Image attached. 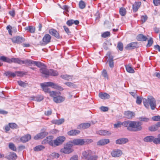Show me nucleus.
<instances>
[{
    "label": "nucleus",
    "instance_id": "nucleus-48",
    "mask_svg": "<svg viewBox=\"0 0 160 160\" xmlns=\"http://www.w3.org/2000/svg\"><path fill=\"white\" fill-rule=\"evenodd\" d=\"M8 125L11 128L15 129L18 128V125L15 123H9Z\"/></svg>",
    "mask_w": 160,
    "mask_h": 160
},
{
    "label": "nucleus",
    "instance_id": "nucleus-56",
    "mask_svg": "<svg viewBox=\"0 0 160 160\" xmlns=\"http://www.w3.org/2000/svg\"><path fill=\"white\" fill-rule=\"evenodd\" d=\"M152 119L154 121H160V116H156L152 117Z\"/></svg>",
    "mask_w": 160,
    "mask_h": 160
},
{
    "label": "nucleus",
    "instance_id": "nucleus-18",
    "mask_svg": "<svg viewBox=\"0 0 160 160\" xmlns=\"http://www.w3.org/2000/svg\"><path fill=\"white\" fill-rule=\"evenodd\" d=\"M137 47L138 45L137 42H132L127 45L125 48L127 50H130L136 48Z\"/></svg>",
    "mask_w": 160,
    "mask_h": 160
},
{
    "label": "nucleus",
    "instance_id": "nucleus-60",
    "mask_svg": "<svg viewBox=\"0 0 160 160\" xmlns=\"http://www.w3.org/2000/svg\"><path fill=\"white\" fill-rule=\"evenodd\" d=\"M153 2L155 6L160 5V0H153Z\"/></svg>",
    "mask_w": 160,
    "mask_h": 160
},
{
    "label": "nucleus",
    "instance_id": "nucleus-57",
    "mask_svg": "<svg viewBox=\"0 0 160 160\" xmlns=\"http://www.w3.org/2000/svg\"><path fill=\"white\" fill-rule=\"evenodd\" d=\"M153 42V41L152 38H150L148 41V43L147 45V47H150L152 44Z\"/></svg>",
    "mask_w": 160,
    "mask_h": 160
},
{
    "label": "nucleus",
    "instance_id": "nucleus-53",
    "mask_svg": "<svg viewBox=\"0 0 160 160\" xmlns=\"http://www.w3.org/2000/svg\"><path fill=\"white\" fill-rule=\"evenodd\" d=\"M148 17L146 15L142 16L141 17V21L142 23H144L147 19Z\"/></svg>",
    "mask_w": 160,
    "mask_h": 160
},
{
    "label": "nucleus",
    "instance_id": "nucleus-36",
    "mask_svg": "<svg viewBox=\"0 0 160 160\" xmlns=\"http://www.w3.org/2000/svg\"><path fill=\"white\" fill-rule=\"evenodd\" d=\"M45 148V147L43 145H40L36 146L34 148V150L35 151H39L43 150Z\"/></svg>",
    "mask_w": 160,
    "mask_h": 160
},
{
    "label": "nucleus",
    "instance_id": "nucleus-52",
    "mask_svg": "<svg viewBox=\"0 0 160 160\" xmlns=\"http://www.w3.org/2000/svg\"><path fill=\"white\" fill-rule=\"evenodd\" d=\"M142 98L137 96V99H136V103L138 104H140L142 102Z\"/></svg>",
    "mask_w": 160,
    "mask_h": 160
},
{
    "label": "nucleus",
    "instance_id": "nucleus-21",
    "mask_svg": "<svg viewBox=\"0 0 160 160\" xmlns=\"http://www.w3.org/2000/svg\"><path fill=\"white\" fill-rule=\"evenodd\" d=\"M122 154V151L119 150H115L112 151L111 152V154L113 157H119Z\"/></svg>",
    "mask_w": 160,
    "mask_h": 160
},
{
    "label": "nucleus",
    "instance_id": "nucleus-50",
    "mask_svg": "<svg viewBox=\"0 0 160 160\" xmlns=\"http://www.w3.org/2000/svg\"><path fill=\"white\" fill-rule=\"evenodd\" d=\"M117 48L120 51H122L123 49V44L121 42H119L118 44Z\"/></svg>",
    "mask_w": 160,
    "mask_h": 160
},
{
    "label": "nucleus",
    "instance_id": "nucleus-6",
    "mask_svg": "<svg viewBox=\"0 0 160 160\" xmlns=\"http://www.w3.org/2000/svg\"><path fill=\"white\" fill-rule=\"evenodd\" d=\"M73 146L70 141L64 145L63 148H62L60 151L65 154H69L73 151L72 147Z\"/></svg>",
    "mask_w": 160,
    "mask_h": 160
},
{
    "label": "nucleus",
    "instance_id": "nucleus-64",
    "mask_svg": "<svg viewBox=\"0 0 160 160\" xmlns=\"http://www.w3.org/2000/svg\"><path fill=\"white\" fill-rule=\"evenodd\" d=\"M70 160H78V157L77 155L73 156L71 158Z\"/></svg>",
    "mask_w": 160,
    "mask_h": 160
},
{
    "label": "nucleus",
    "instance_id": "nucleus-40",
    "mask_svg": "<svg viewBox=\"0 0 160 160\" xmlns=\"http://www.w3.org/2000/svg\"><path fill=\"white\" fill-rule=\"evenodd\" d=\"M33 64H35V65L40 68H42L43 66L45 65L43 63L39 62H37L33 61Z\"/></svg>",
    "mask_w": 160,
    "mask_h": 160
},
{
    "label": "nucleus",
    "instance_id": "nucleus-3",
    "mask_svg": "<svg viewBox=\"0 0 160 160\" xmlns=\"http://www.w3.org/2000/svg\"><path fill=\"white\" fill-rule=\"evenodd\" d=\"M145 107L147 108H149V105L151 109L154 110L156 106V101L155 99L152 96L148 97L147 99L143 98L142 100Z\"/></svg>",
    "mask_w": 160,
    "mask_h": 160
},
{
    "label": "nucleus",
    "instance_id": "nucleus-34",
    "mask_svg": "<svg viewBox=\"0 0 160 160\" xmlns=\"http://www.w3.org/2000/svg\"><path fill=\"white\" fill-rule=\"evenodd\" d=\"M25 30H27L31 33H33L35 31V28L32 26H29L25 28Z\"/></svg>",
    "mask_w": 160,
    "mask_h": 160
},
{
    "label": "nucleus",
    "instance_id": "nucleus-1",
    "mask_svg": "<svg viewBox=\"0 0 160 160\" xmlns=\"http://www.w3.org/2000/svg\"><path fill=\"white\" fill-rule=\"evenodd\" d=\"M142 123L139 121H133L128 120L127 129L131 131H140L142 129Z\"/></svg>",
    "mask_w": 160,
    "mask_h": 160
},
{
    "label": "nucleus",
    "instance_id": "nucleus-54",
    "mask_svg": "<svg viewBox=\"0 0 160 160\" xmlns=\"http://www.w3.org/2000/svg\"><path fill=\"white\" fill-rule=\"evenodd\" d=\"M52 111L51 109H49L47 111H45L44 114L46 116H49L51 114Z\"/></svg>",
    "mask_w": 160,
    "mask_h": 160
},
{
    "label": "nucleus",
    "instance_id": "nucleus-26",
    "mask_svg": "<svg viewBox=\"0 0 160 160\" xmlns=\"http://www.w3.org/2000/svg\"><path fill=\"white\" fill-rule=\"evenodd\" d=\"M80 131L77 130H72L68 132V134L69 136H74L79 134Z\"/></svg>",
    "mask_w": 160,
    "mask_h": 160
},
{
    "label": "nucleus",
    "instance_id": "nucleus-4",
    "mask_svg": "<svg viewBox=\"0 0 160 160\" xmlns=\"http://www.w3.org/2000/svg\"><path fill=\"white\" fill-rule=\"evenodd\" d=\"M82 158L86 160H96L97 157L93 155V153L91 150H87L82 152Z\"/></svg>",
    "mask_w": 160,
    "mask_h": 160
},
{
    "label": "nucleus",
    "instance_id": "nucleus-51",
    "mask_svg": "<svg viewBox=\"0 0 160 160\" xmlns=\"http://www.w3.org/2000/svg\"><path fill=\"white\" fill-rule=\"evenodd\" d=\"M18 84L21 86L25 87L27 86V84L21 81H19L18 82Z\"/></svg>",
    "mask_w": 160,
    "mask_h": 160
},
{
    "label": "nucleus",
    "instance_id": "nucleus-61",
    "mask_svg": "<svg viewBox=\"0 0 160 160\" xmlns=\"http://www.w3.org/2000/svg\"><path fill=\"white\" fill-rule=\"evenodd\" d=\"M52 157L54 158H58L59 156V155L58 153H53L51 154Z\"/></svg>",
    "mask_w": 160,
    "mask_h": 160
},
{
    "label": "nucleus",
    "instance_id": "nucleus-25",
    "mask_svg": "<svg viewBox=\"0 0 160 160\" xmlns=\"http://www.w3.org/2000/svg\"><path fill=\"white\" fill-rule=\"evenodd\" d=\"M90 124L88 123H84L80 124L78 127L79 129H85L89 127Z\"/></svg>",
    "mask_w": 160,
    "mask_h": 160
},
{
    "label": "nucleus",
    "instance_id": "nucleus-12",
    "mask_svg": "<svg viewBox=\"0 0 160 160\" xmlns=\"http://www.w3.org/2000/svg\"><path fill=\"white\" fill-rule=\"evenodd\" d=\"M40 71L42 74L43 77L47 78L49 76V70H48L46 66L44 65L40 69Z\"/></svg>",
    "mask_w": 160,
    "mask_h": 160
},
{
    "label": "nucleus",
    "instance_id": "nucleus-19",
    "mask_svg": "<svg viewBox=\"0 0 160 160\" xmlns=\"http://www.w3.org/2000/svg\"><path fill=\"white\" fill-rule=\"evenodd\" d=\"M49 32L51 35L54 36L57 38H60V36L58 32L54 29H50L49 30Z\"/></svg>",
    "mask_w": 160,
    "mask_h": 160
},
{
    "label": "nucleus",
    "instance_id": "nucleus-31",
    "mask_svg": "<svg viewBox=\"0 0 160 160\" xmlns=\"http://www.w3.org/2000/svg\"><path fill=\"white\" fill-rule=\"evenodd\" d=\"M138 40L141 41H145L147 39L146 37L142 34L138 35L137 37Z\"/></svg>",
    "mask_w": 160,
    "mask_h": 160
},
{
    "label": "nucleus",
    "instance_id": "nucleus-55",
    "mask_svg": "<svg viewBox=\"0 0 160 160\" xmlns=\"http://www.w3.org/2000/svg\"><path fill=\"white\" fill-rule=\"evenodd\" d=\"M139 120L142 121L148 122L149 121V119L144 117H142L139 118Z\"/></svg>",
    "mask_w": 160,
    "mask_h": 160
},
{
    "label": "nucleus",
    "instance_id": "nucleus-7",
    "mask_svg": "<svg viewBox=\"0 0 160 160\" xmlns=\"http://www.w3.org/2000/svg\"><path fill=\"white\" fill-rule=\"evenodd\" d=\"M25 74V73L22 72L17 71L15 73L10 71H8L5 73V74L8 77H15L16 75L18 76H21Z\"/></svg>",
    "mask_w": 160,
    "mask_h": 160
},
{
    "label": "nucleus",
    "instance_id": "nucleus-17",
    "mask_svg": "<svg viewBox=\"0 0 160 160\" xmlns=\"http://www.w3.org/2000/svg\"><path fill=\"white\" fill-rule=\"evenodd\" d=\"M124 114L126 118L129 119H132L134 117L135 115L134 112L129 111L125 112Z\"/></svg>",
    "mask_w": 160,
    "mask_h": 160
},
{
    "label": "nucleus",
    "instance_id": "nucleus-2",
    "mask_svg": "<svg viewBox=\"0 0 160 160\" xmlns=\"http://www.w3.org/2000/svg\"><path fill=\"white\" fill-rule=\"evenodd\" d=\"M40 86L43 91L45 93H48L50 91V89L48 88V87H50L52 88L58 89L61 91L63 90V88L60 86H59L57 84L54 83L52 82H45L40 84Z\"/></svg>",
    "mask_w": 160,
    "mask_h": 160
},
{
    "label": "nucleus",
    "instance_id": "nucleus-22",
    "mask_svg": "<svg viewBox=\"0 0 160 160\" xmlns=\"http://www.w3.org/2000/svg\"><path fill=\"white\" fill-rule=\"evenodd\" d=\"M31 135L28 134L21 137L20 140L22 142L24 143L30 140L31 139Z\"/></svg>",
    "mask_w": 160,
    "mask_h": 160
},
{
    "label": "nucleus",
    "instance_id": "nucleus-16",
    "mask_svg": "<svg viewBox=\"0 0 160 160\" xmlns=\"http://www.w3.org/2000/svg\"><path fill=\"white\" fill-rule=\"evenodd\" d=\"M59 94L54 98H53V101L56 103H60L65 100V98L59 95Z\"/></svg>",
    "mask_w": 160,
    "mask_h": 160
},
{
    "label": "nucleus",
    "instance_id": "nucleus-23",
    "mask_svg": "<svg viewBox=\"0 0 160 160\" xmlns=\"http://www.w3.org/2000/svg\"><path fill=\"white\" fill-rule=\"evenodd\" d=\"M109 142V140L108 139H102L99 140L97 142V144L98 145H104Z\"/></svg>",
    "mask_w": 160,
    "mask_h": 160
},
{
    "label": "nucleus",
    "instance_id": "nucleus-39",
    "mask_svg": "<svg viewBox=\"0 0 160 160\" xmlns=\"http://www.w3.org/2000/svg\"><path fill=\"white\" fill-rule=\"evenodd\" d=\"M58 72L53 69H50L49 72V76H57L58 75Z\"/></svg>",
    "mask_w": 160,
    "mask_h": 160
},
{
    "label": "nucleus",
    "instance_id": "nucleus-59",
    "mask_svg": "<svg viewBox=\"0 0 160 160\" xmlns=\"http://www.w3.org/2000/svg\"><path fill=\"white\" fill-rule=\"evenodd\" d=\"M65 84L67 85V86L70 87H73L75 86L74 84L71 82H66L65 83Z\"/></svg>",
    "mask_w": 160,
    "mask_h": 160
},
{
    "label": "nucleus",
    "instance_id": "nucleus-43",
    "mask_svg": "<svg viewBox=\"0 0 160 160\" xmlns=\"http://www.w3.org/2000/svg\"><path fill=\"white\" fill-rule=\"evenodd\" d=\"M9 147L12 150L15 151L17 150V148L14 144L12 142L9 143Z\"/></svg>",
    "mask_w": 160,
    "mask_h": 160
},
{
    "label": "nucleus",
    "instance_id": "nucleus-33",
    "mask_svg": "<svg viewBox=\"0 0 160 160\" xmlns=\"http://www.w3.org/2000/svg\"><path fill=\"white\" fill-rule=\"evenodd\" d=\"M64 121V120L63 118H62L59 120H53L52 121V122L53 124L59 125L63 123Z\"/></svg>",
    "mask_w": 160,
    "mask_h": 160
},
{
    "label": "nucleus",
    "instance_id": "nucleus-9",
    "mask_svg": "<svg viewBox=\"0 0 160 160\" xmlns=\"http://www.w3.org/2000/svg\"><path fill=\"white\" fill-rule=\"evenodd\" d=\"M72 145L82 146L84 145L85 142L83 139H77L70 141Z\"/></svg>",
    "mask_w": 160,
    "mask_h": 160
},
{
    "label": "nucleus",
    "instance_id": "nucleus-62",
    "mask_svg": "<svg viewBox=\"0 0 160 160\" xmlns=\"http://www.w3.org/2000/svg\"><path fill=\"white\" fill-rule=\"evenodd\" d=\"M63 28L67 33H68V34H69L71 33L70 32V31L68 28V27L66 26H63Z\"/></svg>",
    "mask_w": 160,
    "mask_h": 160
},
{
    "label": "nucleus",
    "instance_id": "nucleus-41",
    "mask_svg": "<svg viewBox=\"0 0 160 160\" xmlns=\"http://www.w3.org/2000/svg\"><path fill=\"white\" fill-rule=\"evenodd\" d=\"M50 96L53 97V98H54L55 97H56V96L60 93L59 92H56L53 91H50L49 92Z\"/></svg>",
    "mask_w": 160,
    "mask_h": 160
},
{
    "label": "nucleus",
    "instance_id": "nucleus-32",
    "mask_svg": "<svg viewBox=\"0 0 160 160\" xmlns=\"http://www.w3.org/2000/svg\"><path fill=\"white\" fill-rule=\"evenodd\" d=\"M154 136H148L145 137L143 139V141L146 142H153L154 140Z\"/></svg>",
    "mask_w": 160,
    "mask_h": 160
},
{
    "label": "nucleus",
    "instance_id": "nucleus-27",
    "mask_svg": "<svg viewBox=\"0 0 160 160\" xmlns=\"http://www.w3.org/2000/svg\"><path fill=\"white\" fill-rule=\"evenodd\" d=\"M97 133L100 135L103 136L109 135L111 134L110 132L105 130H99L97 132Z\"/></svg>",
    "mask_w": 160,
    "mask_h": 160
},
{
    "label": "nucleus",
    "instance_id": "nucleus-11",
    "mask_svg": "<svg viewBox=\"0 0 160 160\" xmlns=\"http://www.w3.org/2000/svg\"><path fill=\"white\" fill-rule=\"evenodd\" d=\"M11 40L13 43L17 44L21 43L24 42L25 40L24 38L19 36L14 37L12 38Z\"/></svg>",
    "mask_w": 160,
    "mask_h": 160
},
{
    "label": "nucleus",
    "instance_id": "nucleus-13",
    "mask_svg": "<svg viewBox=\"0 0 160 160\" xmlns=\"http://www.w3.org/2000/svg\"><path fill=\"white\" fill-rule=\"evenodd\" d=\"M5 158L8 160H15L17 158V156L15 152H10L7 155Z\"/></svg>",
    "mask_w": 160,
    "mask_h": 160
},
{
    "label": "nucleus",
    "instance_id": "nucleus-58",
    "mask_svg": "<svg viewBox=\"0 0 160 160\" xmlns=\"http://www.w3.org/2000/svg\"><path fill=\"white\" fill-rule=\"evenodd\" d=\"M100 109L103 112H106L108 110V108L107 107L102 106L100 108Z\"/></svg>",
    "mask_w": 160,
    "mask_h": 160
},
{
    "label": "nucleus",
    "instance_id": "nucleus-63",
    "mask_svg": "<svg viewBox=\"0 0 160 160\" xmlns=\"http://www.w3.org/2000/svg\"><path fill=\"white\" fill-rule=\"evenodd\" d=\"M67 24L69 26H71L73 24V20L71 19L68 20L67 22Z\"/></svg>",
    "mask_w": 160,
    "mask_h": 160
},
{
    "label": "nucleus",
    "instance_id": "nucleus-20",
    "mask_svg": "<svg viewBox=\"0 0 160 160\" xmlns=\"http://www.w3.org/2000/svg\"><path fill=\"white\" fill-rule=\"evenodd\" d=\"M51 38V36L49 34H46L43 37L42 41L45 44H47L50 42Z\"/></svg>",
    "mask_w": 160,
    "mask_h": 160
},
{
    "label": "nucleus",
    "instance_id": "nucleus-5",
    "mask_svg": "<svg viewBox=\"0 0 160 160\" xmlns=\"http://www.w3.org/2000/svg\"><path fill=\"white\" fill-rule=\"evenodd\" d=\"M0 60L9 63L14 62L19 64H22V60L17 58H9L4 56H2L0 57Z\"/></svg>",
    "mask_w": 160,
    "mask_h": 160
},
{
    "label": "nucleus",
    "instance_id": "nucleus-35",
    "mask_svg": "<svg viewBox=\"0 0 160 160\" xmlns=\"http://www.w3.org/2000/svg\"><path fill=\"white\" fill-rule=\"evenodd\" d=\"M33 61L28 59L24 61L22 60V64H25L26 65H29L31 64H33Z\"/></svg>",
    "mask_w": 160,
    "mask_h": 160
},
{
    "label": "nucleus",
    "instance_id": "nucleus-38",
    "mask_svg": "<svg viewBox=\"0 0 160 160\" xmlns=\"http://www.w3.org/2000/svg\"><path fill=\"white\" fill-rule=\"evenodd\" d=\"M125 67L127 71L130 73H134L135 72L134 69L130 66L128 65H126Z\"/></svg>",
    "mask_w": 160,
    "mask_h": 160
},
{
    "label": "nucleus",
    "instance_id": "nucleus-28",
    "mask_svg": "<svg viewBox=\"0 0 160 160\" xmlns=\"http://www.w3.org/2000/svg\"><path fill=\"white\" fill-rule=\"evenodd\" d=\"M141 5V2H136L133 5V12H137L140 8Z\"/></svg>",
    "mask_w": 160,
    "mask_h": 160
},
{
    "label": "nucleus",
    "instance_id": "nucleus-37",
    "mask_svg": "<svg viewBox=\"0 0 160 160\" xmlns=\"http://www.w3.org/2000/svg\"><path fill=\"white\" fill-rule=\"evenodd\" d=\"M32 100H33L34 99H35V100L37 101L40 102L42 100L43 98L42 96V95H38L37 97H31Z\"/></svg>",
    "mask_w": 160,
    "mask_h": 160
},
{
    "label": "nucleus",
    "instance_id": "nucleus-45",
    "mask_svg": "<svg viewBox=\"0 0 160 160\" xmlns=\"http://www.w3.org/2000/svg\"><path fill=\"white\" fill-rule=\"evenodd\" d=\"M158 126H157V124L154 126L149 127V129L151 131H154L157 130L158 129Z\"/></svg>",
    "mask_w": 160,
    "mask_h": 160
},
{
    "label": "nucleus",
    "instance_id": "nucleus-8",
    "mask_svg": "<svg viewBox=\"0 0 160 160\" xmlns=\"http://www.w3.org/2000/svg\"><path fill=\"white\" fill-rule=\"evenodd\" d=\"M65 138L64 136H59L53 141V146L56 147L59 145L64 142Z\"/></svg>",
    "mask_w": 160,
    "mask_h": 160
},
{
    "label": "nucleus",
    "instance_id": "nucleus-49",
    "mask_svg": "<svg viewBox=\"0 0 160 160\" xmlns=\"http://www.w3.org/2000/svg\"><path fill=\"white\" fill-rule=\"evenodd\" d=\"M110 33L109 32H103L101 35L102 37L104 38H106L110 36Z\"/></svg>",
    "mask_w": 160,
    "mask_h": 160
},
{
    "label": "nucleus",
    "instance_id": "nucleus-24",
    "mask_svg": "<svg viewBox=\"0 0 160 160\" xmlns=\"http://www.w3.org/2000/svg\"><path fill=\"white\" fill-rule=\"evenodd\" d=\"M127 122L128 121H124L122 122H118L117 123L114 124V127L115 128H118L121 127V125H122L125 127H127Z\"/></svg>",
    "mask_w": 160,
    "mask_h": 160
},
{
    "label": "nucleus",
    "instance_id": "nucleus-42",
    "mask_svg": "<svg viewBox=\"0 0 160 160\" xmlns=\"http://www.w3.org/2000/svg\"><path fill=\"white\" fill-rule=\"evenodd\" d=\"M119 13L122 16H124L125 15L126 13V11L125 8H121L119 10Z\"/></svg>",
    "mask_w": 160,
    "mask_h": 160
},
{
    "label": "nucleus",
    "instance_id": "nucleus-10",
    "mask_svg": "<svg viewBox=\"0 0 160 160\" xmlns=\"http://www.w3.org/2000/svg\"><path fill=\"white\" fill-rule=\"evenodd\" d=\"M42 131L41 132L38 134L34 137V139L35 140L42 139L48 135V132L43 131L42 130Z\"/></svg>",
    "mask_w": 160,
    "mask_h": 160
},
{
    "label": "nucleus",
    "instance_id": "nucleus-46",
    "mask_svg": "<svg viewBox=\"0 0 160 160\" xmlns=\"http://www.w3.org/2000/svg\"><path fill=\"white\" fill-rule=\"evenodd\" d=\"M79 6L80 8L83 9L85 8V4L83 1H81L79 2Z\"/></svg>",
    "mask_w": 160,
    "mask_h": 160
},
{
    "label": "nucleus",
    "instance_id": "nucleus-44",
    "mask_svg": "<svg viewBox=\"0 0 160 160\" xmlns=\"http://www.w3.org/2000/svg\"><path fill=\"white\" fill-rule=\"evenodd\" d=\"M102 76L105 79H108V77L107 72L105 69H103L102 73Z\"/></svg>",
    "mask_w": 160,
    "mask_h": 160
},
{
    "label": "nucleus",
    "instance_id": "nucleus-29",
    "mask_svg": "<svg viewBox=\"0 0 160 160\" xmlns=\"http://www.w3.org/2000/svg\"><path fill=\"white\" fill-rule=\"evenodd\" d=\"M128 141V140L126 138H122L117 140L116 143L117 144H124Z\"/></svg>",
    "mask_w": 160,
    "mask_h": 160
},
{
    "label": "nucleus",
    "instance_id": "nucleus-47",
    "mask_svg": "<svg viewBox=\"0 0 160 160\" xmlns=\"http://www.w3.org/2000/svg\"><path fill=\"white\" fill-rule=\"evenodd\" d=\"M153 142L156 144H160V138L158 137L157 138H155L154 137Z\"/></svg>",
    "mask_w": 160,
    "mask_h": 160
},
{
    "label": "nucleus",
    "instance_id": "nucleus-15",
    "mask_svg": "<svg viewBox=\"0 0 160 160\" xmlns=\"http://www.w3.org/2000/svg\"><path fill=\"white\" fill-rule=\"evenodd\" d=\"M107 58H108V59L107 61V62H108L109 66L111 68H113L114 67L113 57L111 55L110 53H108L107 54Z\"/></svg>",
    "mask_w": 160,
    "mask_h": 160
},
{
    "label": "nucleus",
    "instance_id": "nucleus-14",
    "mask_svg": "<svg viewBox=\"0 0 160 160\" xmlns=\"http://www.w3.org/2000/svg\"><path fill=\"white\" fill-rule=\"evenodd\" d=\"M53 137L52 136H50L47 137V138L42 141L43 143H48L49 145L53 146V141L52 140Z\"/></svg>",
    "mask_w": 160,
    "mask_h": 160
},
{
    "label": "nucleus",
    "instance_id": "nucleus-30",
    "mask_svg": "<svg viewBox=\"0 0 160 160\" xmlns=\"http://www.w3.org/2000/svg\"><path fill=\"white\" fill-rule=\"evenodd\" d=\"M99 97L103 99H109L110 98V96L106 93H100L99 94Z\"/></svg>",
    "mask_w": 160,
    "mask_h": 160
}]
</instances>
